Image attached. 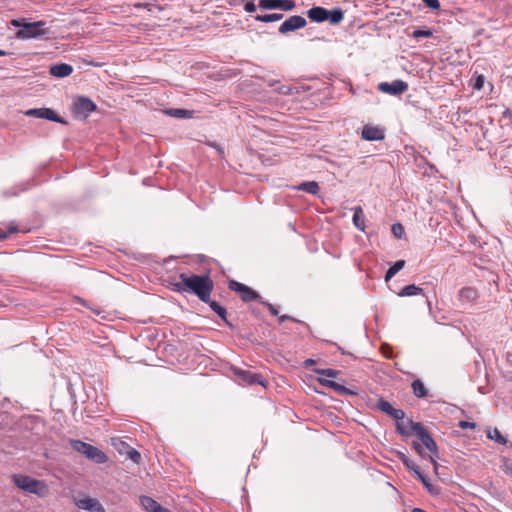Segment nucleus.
I'll return each mask as SVG.
<instances>
[{
	"label": "nucleus",
	"mask_w": 512,
	"mask_h": 512,
	"mask_svg": "<svg viewBox=\"0 0 512 512\" xmlns=\"http://www.w3.org/2000/svg\"><path fill=\"white\" fill-rule=\"evenodd\" d=\"M173 290L179 293L195 295L201 302L206 303L226 324L227 311L216 301L211 300L214 290V281L208 274L197 275L193 273H180L178 281L172 283Z\"/></svg>",
	"instance_id": "f257e3e1"
},
{
	"label": "nucleus",
	"mask_w": 512,
	"mask_h": 512,
	"mask_svg": "<svg viewBox=\"0 0 512 512\" xmlns=\"http://www.w3.org/2000/svg\"><path fill=\"white\" fill-rule=\"evenodd\" d=\"M13 484L27 493L34 494L40 498L47 497L50 493L49 486L43 480H38L24 474L11 475Z\"/></svg>",
	"instance_id": "f03ea898"
},
{
	"label": "nucleus",
	"mask_w": 512,
	"mask_h": 512,
	"mask_svg": "<svg viewBox=\"0 0 512 512\" xmlns=\"http://www.w3.org/2000/svg\"><path fill=\"white\" fill-rule=\"evenodd\" d=\"M11 25L14 27H22L16 32L17 39H32L41 38L48 33V29L44 28L43 21L29 23L25 18L11 20Z\"/></svg>",
	"instance_id": "7ed1b4c3"
},
{
	"label": "nucleus",
	"mask_w": 512,
	"mask_h": 512,
	"mask_svg": "<svg viewBox=\"0 0 512 512\" xmlns=\"http://www.w3.org/2000/svg\"><path fill=\"white\" fill-rule=\"evenodd\" d=\"M411 430L416 434V436L421 440L423 445L430 451V461L434 466V469H437V463L434 459L435 456L438 455V447L434 439L431 437L427 429L421 423H413L410 421Z\"/></svg>",
	"instance_id": "20e7f679"
},
{
	"label": "nucleus",
	"mask_w": 512,
	"mask_h": 512,
	"mask_svg": "<svg viewBox=\"0 0 512 512\" xmlns=\"http://www.w3.org/2000/svg\"><path fill=\"white\" fill-rule=\"evenodd\" d=\"M112 447L120 454L127 456L135 464H140L141 454L136 449L132 448L129 444L123 441L120 437L111 438Z\"/></svg>",
	"instance_id": "39448f33"
},
{
	"label": "nucleus",
	"mask_w": 512,
	"mask_h": 512,
	"mask_svg": "<svg viewBox=\"0 0 512 512\" xmlns=\"http://www.w3.org/2000/svg\"><path fill=\"white\" fill-rule=\"evenodd\" d=\"M233 374L236 376L239 384L242 385H255L259 384L261 386L266 385V381L260 374L254 373L250 370H245L241 368H232Z\"/></svg>",
	"instance_id": "423d86ee"
},
{
	"label": "nucleus",
	"mask_w": 512,
	"mask_h": 512,
	"mask_svg": "<svg viewBox=\"0 0 512 512\" xmlns=\"http://www.w3.org/2000/svg\"><path fill=\"white\" fill-rule=\"evenodd\" d=\"M228 287L230 290L236 292L244 302H251L260 298V295L256 291L238 281H229Z\"/></svg>",
	"instance_id": "0eeeda50"
},
{
	"label": "nucleus",
	"mask_w": 512,
	"mask_h": 512,
	"mask_svg": "<svg viewBox=\"0 0 512 512\" xmlns=\"http://www.w3.org/2000/svg\"><path fill=\"white\" fill-rule=\"evenodd\" d=\"M96 110V104L89 98L79 97L72 106V112L79 118H86Z\"/></svg>",
	"instance_id": "6e6552de"
},
{
	"label": "nucleus",
	"mask_w": 512,
	"mask_h": 512,
	"mask_svg": "<svg viewBox=\"0 0 512 512\" xmlns=\"http://www.w3.org/2000/svg\"><path fill=\"white\" fill-rule=\"evenodd\" d=\"M408 83L403 80H394L393 82H381L378 90L389 95H400L408 90Z\"/></svg>",
	"instance_id": "1a4fd4ad"
},
{
	"label": "nucleus",
	"mask_w": 512,
	"mask_h": 512,
	"mask_svg": "<svg viewBox=\"0 0 512 512\" xmlns=\"http://www.w3.org/2000/svg\"><path fill=\"white\" fill-rule=\"evenodd\" d=\"M307 21L304 17L299 15L290 16L286 19L279 27L278 31L281 34H286L288 32H293L295 30L301 29L305 27Z\"/></svg>",
	"instance_id": "9d476101"
},
{
	"label": "nucleus",
	"mask_w": 512,
	"mask_h": 512,
	"mask_svg": "<svg viewBox=\"0 0 512 512\" xmlns=\"http://www.w3.org/2000/svg\"><path fill=\"white\" fill-rule=\"evenodd\" d=\"M259 6L264 9H282L290 11L294 9L295 3L292 0H260Z\"/></svg>",
	"instance_id": "9b49d317"
},
{
	"label": "nucleus",
	"mask_w": 512,
	"mask_h": 512,
	"mask_svg": "<svg viewBox=\"0 0 512 512\" xmlns=\"http://www.w3.org/2000/svg\"><path fill=\"white\" fill-rule=\"evenodd\" d=\"M26 115L47 119L58 123H65V121L59 118L58 115L50 108L30 109L26 112Z\"/></svg>",
	"instance_id": "f8f14e48"
},
{
	"label": "nucleus",
	"mask_w": 512,
	"mask_h": 512,
	"mask_svg": "<svg viewBox=\"0 0 512 512\" xmlns=\"http://www.w3.org/2000/svg\"><path fill=\"white\" fill-rule=\"evenodd\" d=\"M361 137L367 141H379L384 139L385 133L378 126L365 125L362 129Z\"/></svg>",
	"instance_id": "ddd939ff"
},
{
	"label": "nucleus",
	"mask_w": 512,
	"mask_h": 512,
	"mask_svg": "<svg viewBox=\"0 0 512 512\" xmlns=\"http://www.w3.org/2000/svg\"><path fill=\"white\" fill-rule=\"evenodd\" d=\"M377 408L382 412L390 415L396 421H400L404 419L405 413L401 409L394 408L388 401L380 399L377 402Z\"/></svg>",
	"instance_id": "4468645a"
},
{
	"label": "nucleus",
	"mask_w": 512,
	"mask_h": 512,
	"mask_svg": "<svg viewBox=\"0 0 512 512\" xmlns=\"http://www.w3.org/2000/svg\"><path fill=\"white\" fill-rule=\"evenodd\" d=\"M76 506L90 512H105L104 507L99 503V501L90 497L77 500Z\"/></svg>",
	"instance_id": "2eb2a0df"
},
{
	"label": "nucleus",
	"mask_w": 512,
	"mask_h": 512,
	"mask_svg": "<svg viewBox=\"0 0 512 512\" xmlns=\"http://www.w3.org/2000/svg\"><path fill=\"white\" fill-rule=\"evenodd\" d=\"M85 457L97 464H104L108 461L106 453L91 444L88 446Z\"/></svg>",
	"instance_id": "dca6fc26"
},
{
	"label": "nucleus",
	"mask_w": 512,
	"mask_h": 512,
	"mask_svg": "<svg viewBox=\"0 0 512 512\" xmlns=\"http://www.w3.org/2000/svg\"><path fill=\"white\" fill-rule=\"evenodd\" d=\"M140 503L148 512H170L149 496H141Z\"/></svg>",
	"instance_id": "f3484780"
},
{
	"label": "nucleus",
	"mask_w": 512,
	"mask_h": 512,
	"mask_svg": "<svg viewBox=\"0 0 512 512\" xmlns=\"http://www.w3.org/2000/svg\"><path fill=\"white\" fill-rule=\"evenodd\" d=\"M73 67L66 63L55 64L50 67V74L54 77L64 78L71 75Z\"/></svg>",
	"instance_id": "a211bd4d"
},
{
	"label": "nucleus",
	"mask_w": 512,
	"mask_h": 512,
	"mask_svg": "<svg viewBox=\"0 0 512 512\" xmlns=\"http://www.w3.org/2000/svg\"><path fill=\"white\" fill-rule=\"evenodd\" d=\"M478 298V291L473 287H464L459 291V300L466 304H472Z\"/></svg>",
	"instance_id": "6ab92c4d"
},
{
	"label": "nucleus",
	"mask_w": 512,
	"mask_h": 512,
	"mask_svg": "<svg viewBox=\"0 0 512 512\" xmlns=\"http://www.w3.org/2000/svg\"><path fill=\"white\" fill-rule=\"evenodd\" d=\"M308 18L314 22H324L327 20V9L317 6L312 7L307 12Z\"/></svg>",
	"instance_id": "aec40b11"
},
{
	"label": "nucleus",
	"mask_w": 512,
	"mask_h": 512,
	"mask_svg": "<svg viewBox=\"0 0 512 512\" xmlns=\"http://www.w3.org/2000/svg\"><path fill=\"white\" fill-rule=\"evenodd\" d=\"M344 19V12L341 8L327 10V20L333 24H339Z\"/></svg>",
	"instance_id": "412c9836"
},
{
	"label": "nucleus",
	"mask_w": 512,
	"mask_h": 512,
	"mask_svg": "<svg viewBox=\"0 0 512 512\" xmlns=\"http://www.w3.org/2000/svg\"><path fill=\"white\" fill-rule=\"evenodd\" d=\"M353 223L359 230H365V220L363 217V209L361 206H357L354 208Z\"/></svg>",
	"instance_id": "4be33fe9"
},
{
	"label": "nucleus",
	"mask_w": 512,
	"mask_h": 512,
	"mask_svg": "<svg viewBox=\"0 0 512 512\" xmlns=\"http://www.w3.org/2000/svg\"><path fill=\"white\" fill-rule=\"evenodd\" d=\"M423 294V289L414 284L405 286L399 293L400 297H409Z\"/></svg>",
	"instance_id": "5701e85b"
},
{
	"label": "nucleus",
	"mask_w": 512,
	"mask_h": 512,
	"mask_svg": "<svg viewBox=\"0 0 512 512\" xmlns=\"http://www.w3.org/2000/svg\"><path fill=\"white\" fill-rule=\"evenodd\" d=\"M415 475L422 482V484L424 485V487L427 489V491L430 494H438L439 493V490L434 485L431 484L429 478L427 476H425L420 470L416 471Z\"/></svg>",
	"instance_id": "b1692460"
},
{
	"label": "nucleus",
	"mask_w": 512,
	"mask_h": 512,
	"mask_svg": "<svg viewBox=\"0 0 512 512\" xmlns=\"http://www.w3.org/2000/svg\"><path fill=\"white\" fill-rule=\"evenodd\" d=\"M319 189V185L315 181L303 182L298 186V190L304 191L312 195H316L319 192Z\"/></svg>",
	"instance_id": "393cba45"
},
{
	"label": "nucleus",
	"mask_w": 512,
	"mask_h": 512,
	"mask_svg": "<svg viewBox=\"0 0 512 512\" xmlns=\"http://www.w3.org/2000/svg\"><path fill=\"white\" fill-rule=\"evenodd\" d=\"M412 389L414 395L418 398H424L427 395V389L425 388L423 382L419 379L412 382Z\"/></svg>",
	"instance_id": "a878e982"
},
{
	"label": "nucleus",
	"mask_w": 512,
	"mask_h": 512,
	"mask_svg": "<svg viewBox=\"0 0 512 512\" xmlns=\"http://www.w3.org/2000/svg\"><path fill=\"white\" fill-rule=\"evenodd\" d=\"M405 266L404 260L396 261L386 272L385 280L389 281L396 273H398Z\"/></svg>",
	"instance_id": "bb28decb"
},
{
	"label": "nucleus",
	"mask_w": 512,
	"mask_h": 512,
	"mask_svg": "<svg viewBox=\"0 0 512 512\" xmlns=\"http://www.w3.org/2000/svg\"><path fill=\"white\" fill-rule=\"evenodd\" d=\"M69 443H70L71 447H72L75 451H77V452H79L80 454H82V455H84V456H85L86 451H87L88 446H89V444H88V443H85V442H83V441H81V440H75V439H70V440H69Z\"/></svg>",
	"instance_id": "cd10ccee"
},
{
	"label": "nucleus",
	"mask_w": 512,
	"mask_h": 512,
	"mask_svg": "<svg viewBox=\"0 0 512 512\" xmlns=\"http://www.w3.org/2000/svg\"><path fill=\"white\" fill-rule=\"evenodd\" d=\"M167 114L177 118H191L193 112L186 109H170Z\"/></svg>",
	"instance_id": "c85d7f7f"
},
{
	"label": "nucleus",
	"mask_w": 512,
	"mask_h": 512,
	"mask_svg": "<svg viewBox=\"0 0 512 512\" xmlns=\"http://www.w3.org/2000/svg\"><path fill=\"white\" fill-rule=\"evenodd\" d=\"M282 18H283V14H281V13H272V14L258 15L256 17L257 20H259L261 22H265V23L279 21Z\"/></svg>",
	"instance_id": "c756f323"
},
{
	"label": "nucleus",
	"mask_w": 512,
	"mask_h": 512,
	"mask_svg": "<svg viewBox=\"0 0 512 512\" xmlns=\"http://www.w3.org/2000/svg\"><path fill=\"white\" fill-rule=\"evenodd\" d=\"M487 437L491 440H494L495 442L499 443V444H506V439L502 436L501 432L497 429V428H494L493 430H489L487 432Z\"/></svg>",
	"instance_id": "7c9ffc66"
},
{
	"label": "nucleus",
	"mask_w": 512,
	"mask_h": 512,
	"mask_svg": "<svg viewBox=\"0 0 512 512\" xmlns=\"http://www.w3.org/2000/svg\"><path fill=\"white\" fill-rule=\"evenodd\" d=\"M400 459L402 463L406 466V468H408L409 470L413 471L414 473H416V471H419L418 466L415 465L413 461H411L405 454H401Z\"/></svg>",
	"instance_id": "2f4dec72"
},
{
	"label": "nucleus",
	"mask_w": 512,
	"mask_h": 512,
	"mask_svg": "<svg viewBox=\"0 0 512 512\" xmlns=\"http://www.w3.org/2000/svg\"><path fill=\"white\" fill-rule=\"evenodd\" d=\"M316 373L318 375H320V376H325V377H329V378H336L338 376V374H339V371L327 368V369H317Z\"/></svg>",
	"instance_id": "473e14b6"
},
{
	"label": "nucleus",
	"mask_w": 512,
	"mask_h": 512,
	"mask_svg": "<svg viewBox=\"0 0 512 512\" xmlns=\"http://www.w3.org/2000/svg\"><path fill=\"white\" fill-rule=\"evenodd\" d=\"M501 462H502L501 466H500L501 470L505 474L512 476V462L509 459L505 458V457H503L501 459Z\"/></svg>",
	"instance_id": "72a5a7b5"
},
{
	"label": "nucleus",
	"mask_w": 512,
	"mask_h": 512,
	"mask_svg": "<svg viewBox=\"0 0 512 512\" xmlns=\"http://www.w3.org/2000/svg\"><path fill=\"white\" fill-rule=\"evenodd\" d=\"M433 35L430 29H415L412 33L414 38L431 37Z\"/></svg>",
	"instance_id": "f704fd0d"
},
{
	"label": "nucleus",
	"mask_w": 512,
	"mask_h": 512,
	"mask_svg": "<svg viewBox=\"0 0 512 512\" xmlns=\"http://www.w3.org/2000/svg\"><path fill=\"white\" fill-rule=\"evenodd\" d=\"M17 231L18 228L14 224H10L7 231H4L3 229L0 228V239H6L10 234L15 233Z\"/></svg>",
	"instance_id": "c9c22d12"
},
{
	"label": "nucleus",
	"mask_w": 512,
	"mask_h": 512,
	"mask_svg": "<svg viewBox=\"0 0 512 512\" xmlns=\"http://www.w3.org/2000/svg\"><path fill=\"white\" fill-rule=\"evenodd\" d=\"M321 383H323L324 385L330 387V388H333L334 390L336 391H343L344 390V387L334 381H330V380H320Z\"/></svg>",
	"instance_id": "e433bc0d"
},
{
	"label": "nucleus",
	"mask_w": 512,
	"mask_h": 512,
	"mask_svg": "<svg viewBox=\"0 0 512 512\" xmlns=\"http://www.w3.org/2000/svg\"><path fill=\"white\" fill-rule=\"evenodd\" d=\"M422 1H423V3H424L427 7L431 8V9H435V10H436V9H439V8H440V2H439V0H422Z\"/></svg>",
	"instance_id": "4c0bfd02"
},
{
	"label": "nucleus",
	"mask_w": 512,
	"mask_h": 512,
	"mask_svg": "<svg viewBox=\"0 0 512 512\" xmlns=\"http://www.w3.org/2000/svg\"><path fill=\"white\" fill-rule=\"evenodd\" d=\"M458 426L461 429H468V428L469 429H475L476 428V423L462 420V421H459Z\"/></svg>",
	"instance_id": "58836bf2"
},
{
	"label": "nucleus",
	"mask_w": 512,
	"mask_h": 512,
	"mask_svg": "<svg viewBox=\"0 0 512 512\" xmlns=\"http://www.w3.org/2000/svg\"><path fill=\"white\" fill-rule=\"evenodd\" d=\"M484 85V76L478 75L475 80L474 88L477 90H480L483 88Z\"/></svg>",
	"instance_id": "ea45409f"
},
{
	"label": "nucleus",
	"mask_w": 512,
	"mask_h": 512,
	"mask_svg": "<svg viewBox=\"0 0 512 512\" xmlns=\"http://www.w3.org/2000/svg\"><path fill=\"white\" fill-rule=\"evenodd\" d=\"M392 231H393L395 236L400 237L401 234L403 233L404 229H403V226L401 224L397 223V224H394L392 226Z\"/></svg>",
	"instance_id": "a19ab883"
},
{
	"label": "nucleus",
	"mask_w": 512,
	"mask_h": 512,
	"mask_svg": "<svg viewBox=\"0 0 512 512\" xmlns=\"http://www.w3.org/2000/svg\"><path fill=\"white\" fill-rule=\"evenodd\" d=\"M396 428L398 430V432L402 435H406L408 434L409 432L407 431V429L405 428L404 426V423H403V420H400V421H397L396 423Z\"/></svg>",
	"instance_id": "79ce46f5"
},
{
	"label": "nucleus",
	"mask_w": 512,
	"mask_h": 512,
	"mask_svg": "<svg viewBox=\"0 0 512 512\" xmlns=\"http://www.w3.org/2000/svg\"><path fill=\"white\" fill-rule=\"evenodd\" d=\"M262 303L267 306L268 310L270 311V313L272 315L277 316L279 314L278 309L271 303H268V302H262Z\"/></svg>",
	"instance_id": "37998d69"
},
{
	"label": "nucleus",
	"mask_w": 512,
	"mask_h": 512,
	"mask_svg": "<svg viewBox=\"0 0 512 512\" xmlns=\"http://www.w3.org/2000/svg\"><path fill=\"white\" fill-rule=\"evenodd\" d=\"M245 10L247 12L252 13V12H254L256 10V6H255V4L253 2H247L245 4Z\"/></svg>",
	"instance_id": "c03bdc74"
},
{
	"label": "nucleus",
	"mask_w": 512,
	"mask_h": 512,
	"mask_svg": "<svg viewBox=\"0 0 512 512\" xmlns=\"http://www.w3.org/2000/svg\"><path fill=\"white\" fill-rule=\"evenodd\" d=\"M278 320H279L280 324L284 323L287 320L296 321L294 318H292V317H290L288 315L279 316Z\"/></svg>",
	"instance_id": "a18cd8bd"
},
{
	"label": "nucleus",
	"mask_w": 512,
	"mask_h": 512,
	"mask_svg": "<svg viewBox=\"0 0 512 512\" xmlns=\"http://www.w3.org/2000/svg\"><path fill=\"white\" fill-rule=\"evenodd\" d=\"M413 448L419 453V454H422L423 453V448H422V445L417 443V442H413Z\"/></svg>",
	"instance_id": "49530a36"
},
{
	"label": "nucleus",
	"mask_w": 512,
	"mask_h": 512,
	"mask_svg": "<svg viewBox=\"0 0 512 512\" xmlns=\"http://www.w3.org/2000/svg\"><path fill=\"white\" fill-rule=\"evenodd\" d=\"M134 7L135 8H144V7H148V4L136 3V4H134Z\"/></svg>",
	"instance_id": "de8ad7c7"
},
{
	"label": "nucleus",
	"mask_w": 512,
	"mask_h": 512,
	"mask_svg": "<svg viewBox=\"0 0 512 512\" xmlns=\"http://www.w3.org/2000/svg\"><path fill=\"white\" fill-rule=\"evenodd\" d=\"M382 351H383V354H384L387 358H391V357H392L391 352H389V354H386L385 347H382Z\"/></svg>",
	"instance_id": "09e8293b"
},
{
	"label": "nucleus",
	"mask_w": 512,
	"mask_h": 512,
	"mask_svg": "<svg viewBox=\"0 0 512 512\" xmlns=\"http://www.w3.org/2000/svg\"><path fill=\"white\" fill-rule=\"evenodd\" d=\"M8 54H9L8 52L0 49V56H6Z\"/></svg>",
	"instance_id": "8fccbe9b"
},
{
	"label": "nucleus",
	"mask_w": 512,
	"mask_h": 512,
	"mask_svg": "<svg viewBox=\"0 0 512 512\" xmlns=\"http://www.w3.org/2000/svg\"><path fill=\"white\" fill-rule=\"evenodd\" d=\"M312 363H314V361H313L312 359H308V360H306V362H305V364H306L307 366L311 365Z\"/></svg>",
	"instance_id": "3c124183"
}]
</instances>
